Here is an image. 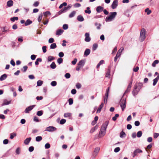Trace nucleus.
Instances as JSON below:
<instances>
[{"label": "nucleus", "mask_w": 159, "mask_h": 159, "mask_svg": "<svg viewBox=\"0 0 159 159\" xmlns=\"http://www.w3.org/2000/svg\"><path fill=\"white\" fill-rule=\"evenodd\" d=\"M57 130V128L52 126H49L46 128L45 131L53 132Z\"/></svg>", "instance_id": "nucleus-4"}, {"label": "nucleus", "mask_w": 159, "mask_h": 159, "mask_svg": "<svg viewBox=\"0 0 159 159\" xmlns=\"http://www.w3.org/2000/svg\"><path fill=\"white\" fill-rule=\"evenodd\" d=\"M98 45L97 43H94L93 45V50L94 51L95 50L98 48Z\"/></svg>", "instance_id": "nucleus-45"}, {"label": "nucleus", "mask_w": 159, "mask_h": 159, "mask_svg": "<svg viewBox=\"0 0 159 159\" xmlns=\"http://www.w3.org/2000/svg\"><path fill=\"white\" fill-rule=\"evenodd\" d=\"M76 86L77 88L79 89L81 88V85L80 83H77L76 85Z\"/></svg>", "instance_id": "nucleus-59"}, {"label": "nucleus", "mask_w": 159, "mask_h": 159, "mask_svg": "<svg viewBox=\"0 0 159 159\" xmlns=\"http://www.w3.org/2000/svg\"><path fill=\"white\" fill-rule=\"evenodd\" d=\"M110 87H108L106 91V93L104 97V99H107L108 95V93Z\"/></svg>", "instance_id": "nucleus-20"}, {"label": "nucleus", "mask_w": 159, "mask_h": 159, "mask_svg": "<svg viewBox=\"0 0 159 159\" xmlns=\"http://www.w3.org/2000/svg\"><path fill=\"white\" fill-rule=\"evenodd\" d=\"M35 106V105H33L29 106L28 107L26 108L25 110V113H29L30 111L33 109Z\"/></svg>", "instance_id": "nucleus-9"}, {"label": "nucleus", "mask_w": 159, "mask_h": 159, "mask_svg": "<svg viewBox=\"0 0 159 159\" xmlns=\"http://www.w3.org/2000/svg\"><path fill=\"white\" fill-rule=\"evenodd\" d=\"M143 151L141 149L138 148L136 149L134 151V153L133 155V157H134L136 156L138 153H142Z\"/></svg>", "instance_id": "nucleus-11"}, {"label": "nucleus", "mask_w": 159, "mask_h": 159, "mask_svg": "<svg viewBox=\"0 0 159 159\" xmlns=\"http://www.w3.org/2000/svg\"><path fill=\"white\" fill-rule=\"evenodd\" d=\"M106 130H104L103 129H101L98 134L99 137H102L104 136L106 134Z\"/></svg>", "instance_id": "nucleus-6"}, {"label": "nucleus", "mask_w": 159, "mask_h": 159, "mask_svg": "<svg viewBox=\"0 0 159 159\" xmlns=\"http://www.w3.org/2000/svg\"><path fill=\"white\" fill-rule=\"evenodd\" d=\"M32 23V21L30 19H28L25 23V26H27L31 24Z\"/></svg>", "instance_id": "nucleus-25"}, {"label": "nucleus", "mask_w": 159, "mask_h": 159, "mask_svg": "<svg viewBox=\"0 0 159 159\" xmlns=\"http://www.w3.org/2000/svg\"><path fill=\"white\" fill-rule=\"evenodd\" d=\"M85 41L87 42H89L91 40V38L89 37V33H86L85 34Z\"/></svg>", "instance_id": "nucleus-12"}, {"label": "nucleus", "mask_w": 159, "mask_h": 159, "mask_svg": "<svg viewBox=\"0 0 159 159\" xmlns=\"http://www.w3.org/2000/svg\"><path fill=\"white\" fill-rule=\"evenodd\" d=\"M134 88V89L132 91V94L134 96H135L136 95H137L139 91L138 90L136 89L135 88Z\"/></svg>", "instance_id": "nucleus-16"}, {"label": "nucleus", "mask_w": 159, "mask_h": 159, "mask_svg": "<svg viewBox=\"0 0 159 159\" xmlns=\"http://www.w3.org/2000/svg\"><path fill=\"white\" fill-rule=\"evenodd\" d=\"M126 136V134L123 131L120 133V137L121 138L125 137Z\"/></svg>", "instance_id": "nucleus-29"}, {"label": "nucleus", "mask_w": 159, "mask_h": 159, "mask_svg": "<svg viewBox=\"0 0 159 159\" xmlns=\"http://www.w3.org/2000/svg\"><path fill=\"white\" fill-rule=\"evenodd\" d=\"M13 1L11 0L8 1L7 2V5L8 7H11L13 5Z\"/></svg>", "instance_id": "nucleus-23"}, {"label": "nucleus", "mask_w": 159, "mask_h": 159, "mask_svg": "<svg viewBox=\"0 0 159 159\" xmlns=\"http://www.w3.org/2000/svg\"><path fill=\"white\" fill-rule=\"evenodd\" d=\"M126 100H120V105L122 111H123L126 107Z\"/></svg>", "instance_id": "nucleus-3"}, {"label": "nucleus", "mask_w": 159, "mask_h": 159, "mask_svg": "<svg viewBox=\"0 0 159 159\" xmlns=\"http://www.w3.org/2000/svg\"><path fill=\"white\" fill-rule=\"evenodd\" d=\"M57 47V45L55 43L52 44L50 45V48L51 49H54Z\"/></svg>", "instance_id": "nucleus-39"}, {"label": "nucleus", "mask_w": 159, "mask_h": 159, "mask_svg": "<svg viewBox=\"0 0 159 159\" xmlns=\"http://www.w3.org/2000/svg\"><path fill=\"white\" fill-rule=\"evenodd\" d=\"M46 48H47V47L45 46H43V47L42 49H43V52L44 53H45L46 52V51H47Z\"/></svg>", "instance_id": "nucleus-61"}, {"label": "nucleus", "mask_w": 159, "mask_h": 159, "mask_svg": "<svg viewBox=\"0 0 159 159\" xmlns=\"http://www.w3.org/2000/svg\"><path fill=\"white\" fill-rule=\"evenodd\" d=\"M64 31L61 29H59L57 30L56 34L57 35H60L63 33Z\"/></svg>", "instance_id": "nucleus-21"}, {"label": "nucleus", "mask_w": 159, "mask_h": 159, "mask_svg": "<svg viewBox=\"0 0 159 159\" xmlns=\"http://www.w3.org/2000/svg\"><path fill=\"white\" fill-rule=\"evenodd\" d=\"M71 113H64V116L65 117H70L71 116Z\"/></svg>", "instance_id": "nucleus-34"}, {"label": "nucleus", "mask_w": 159, "mask_h": 159, "mask_svg": "<svg viewBox=\"0 0 159 159\" xmlns=\"http://www.w3.org/2000/svg\"><path fill=\"white\" fill-rule=\"evenodd\" d=\"M145 11L147 13V14L148 15L150 14L152 12L151 10H150L148 8L146 9L145 10Z\"/></svg>", "instance_id": "nucleus-40"}, {"label": "nucleus", "mask_w": 159, "mask_h": 159, "mask_svg": "<svg viewBox=\"0 0 159 159\" xmlns=\"http://www.w3.org/2000/svg\"><path fill=\"white\" fill-rule=\"evenodd\" d=\"M100 150V148L98 147H97L95 148L94 152L96 153H98Z\"/></svg>", "instance_id": "nucleus-54"}, {"label": "nucleus", "mask_w": 159, "mask_h": 159, "mask_svg": "<svg viewBox=\"0 0 159 159\" xmlns=\"http://www.w3.org/2000/svg\"><path fill=\"white\" fill-rule=\"evenodd\" d=\"M51 85L53 86H55L57 85V82L56 81H53L51 82Z\"/></svg>", "instance_id": "nucleus-64"}, {"label": "nucleus", "mask_w": 159, "mask_h": 159, "mask_svg": "<svg viewBox=\"0 0 159 159\" xmlns=\"http://www.w3.org/2000/svg\"><path fill=\"white\" fill-rule=\"evenodd\" d=\"M50 66V67L53 69H55L56 67V65L54 62H53Z\"/></svg>", "instance_id": "nucleus-31"}, {"label": "nucleus", "mask_w": 159, "mask_h": 159, "mask_svg": "<svg viewBox=\"0 0 159 159\" xmlns=\"http://www.w3.org/2000/svg\"><path fill=\"white\" fill-rule=\"evenodd\" d=\"M11 103V101L8 100H4L3 103L2 104V106L4 105H8Z\"/></svg>", "instance_id": "nucleus-15"}, {"label": "nucleus", "mask_w": 159, "mask_h": 159, "mask_svg": "<svg viewBox=\"0 0 159 159\" xmlns=\"http://www.w3.org/2000/svg\"><path fill=\"white\" fill-rule=\"evenodd\" d=\"M131 88H129L127 87V88L125 91V93H124L122 98L121 99H126L127 95L126 93L129 92Z\"/></svg>", "instance_id": "nucleus-8"}, {"label": "nucleus", "mask_w": 159, "mask_h": 159, "mask_svg": "<svg viewBox=\"0 0 159 159\" xmlns=\"http://www.w3.org/2000/svg\"><path fill=\"white\" fill-rule=\"evenodd\" d=\"M16 154L19 155L20 153V148H16Z\"/></svg>", "instance_id": "nucleus-49"}, {"label": "nucleus", "mask_w": 159, "mask_h": 159, "mask_svg": "<svg viewBox=\"0 0 159 159\" xmlns=\"http://www.w3.org/2000/svg\"><path fill=\"white\" fill-rule=\"evenodd\" d=\"M10 138L11 139H13L14 137H15L16 136V134L15 133H11L10 134Z\"/></svg>", "instance_id": "nucleus-33"}, {"label": "nucleus", "mask_w": 159, "mask_h": 159, "mask_svg": "<svg viewBox=\"0 0 159 159\" xmlns=\"http://www.w3.org/2000/svg\"><path fill=\"white\" fill-rule=\"evenodd\" d=\"M42 139V138L41 136H38L36 137L35 140L37 142H40Z\"/></svg>", "instance_id": "nucleus-30"}, {"label": "nucleus", "mask_w": 159, "mask_h": 159, "mask_svg": "<svg viewBox=\"0 0 159 159\" xmlns=\"http://www.w3.org/2000/svg\"><path fill=\"white\" fill-rule=\"evenodd\" d=\"M152 137H148L147 139V141L149 143H150L152 142Z\"/></svg>", "instance_id": "nucleus-63"}, {"label": "nucleus", "mask_w": 159, "mask_h": 159, "mask_svg": "<svg viewBox=\"0 0 159 159\" xmlns=\"http://www.w3.org/2000/svg\"><path fill=\"white\" fill-rule=\"evenodd\" d=\"M2 29V34H4V33H3L4 32H7L8 30V29L6 28V27L3 28Z\"/></svg>", "instance_id": "nucleus-48"}, {"label": "nucleus", "mask_w": 159, "mask_h": 159, "mask_svg": "<svg viewBox=\"0 0 159 159\" xmlns=\"http://www.w3.org/2000/svg\"><path fill=\"white\" fill-rule=\"evenodd\" d=\"M43 83V81L41 80H38L37 82V85L39 86H41Z\"/></svg>", "instance_id": "nucleus-44"}, {"label": "nucleus", "mask_w": 159, "mask_h": 159, "mask_svg": "<svg viewBox=\"0 0 159 159\" xmlns=\"http://www.w3.org/2000/svg\"><path fill=\"white\" fill-rule=\"evenodd\" d=\"M34 150V147L33 146H30L29 148V151L31 152H33Z\"/></svg>", "instance_id": "nucleus-58"}, {"label": "nucleus", "mask_w": 159, "mask_h": 159, "mask_svg": "<svg viewBox=\"0 0 159 159\" xmlns=\"http://www.w3.org/2000/svg\"><path fill=\"white\" fill-rule=\"evenodd\" d=\"M145 31L144 28L141 29L140 34V40L141 42L143 41L145 39Z\"/></svg>", "instance_id": "nucleus-2"}, {"label": "nucleus", "mask_w": 159, "mask_h": 159, "mask_svg": "<svg viewBox=\"0 0 159 159\" xmlns=\"http://www.w3.org/2000/svg\"><path fill=\"white\" fill-rule=\"evenodd\" d=\"M110 15L108 16H107L105 19L106 22L111 21L117 15V13L116 12H111Z\"/></svg>", "instance_id": "nucleus-1"}, {"label": "nucleus", "mask_w": 159, "mask_h": 159, "mask_svg": "<svg viewBox=\"0 0 159 159\" xmlns=\"http://www.w3.org/2000/svg\"><path fill=\"white\" fill-rule=\"evenodd\" d=\"M159 79V75L157 76V77L153 80V86H155L157 83Z\"/></svg>", "instance_id": "nucleus-19"}, {"label": "nucleus", "mask_w": 159, "mask_h": 159, "mask_svg": "<svg viewBox=\"0 0 159 159\" xmlns=\"http://www.w3.org/2000/svg\"><path fill=\"white\" fill-rule=\"evenodd\" d=\"M66 120L64 119H62L60 121V124L61 125H63L66 123Z\"/></svg>", "instance_id": "nucleus-47"}, {"label": "nucleus", "mask_w": 159, "mask_h": 159, "mask_svg": "<svg viewBox=\"0 0 159 159\" xmlns=\"http://www.w3.org/2000/svg\"><path fill=\"white\" fill-rule=\"evenodd\" d=\"M120 150V148L119 147H116V148L114 150V151L115 152H119Z\"/></svg>", "instance_id": "nucleus-55"}, {"label": "nucleus", "mask_w": 159, "mask_h": 159, "mask_svg": "<svg viewBox=\"0 0 159 159\" xmlns=\"http://www.w3.org/2000/svg\"><path fill=\"white\" fill-rule=\"evenodd\" d=\"M77 19L78 21L80 22L83 21L84 20V17L82 16L81 15H80L78 16Z\"/></svg>", "instance_id": "nucleus-17"}, {"label": "nucleus", "mask_w": 159, "mask_h": 159, "mask_svg": "<svg viewBox=\"0 0 159 159\" xmlns=\"http://www.w3.org/2000/svg\"><path fill=\"white\" fill-rule=\"evenodd\" d=\"M10 20L11 21L14 22L15 20H18V18L17 17H13L11 18Z\"/></svg>", "instance_id": "nucleus-43"}, {"label": "nucleus", "mask_w": 159, "mask_h": 159, "mask_svg": "<svg viewBox=\"0 0 159 159\" xmlns=\"http://www.w3.org/2000/svg\"><path fill=\"white\" fill-rule=\"evenodd\" d=\"M103 7L101 6H99L97 7L96 8V11L98 13H100L103 11Z\"/></svg>", "instance_id": "nucleus-13"}, {"label": "nucleus", "mask_w": 159, "mask_h": 159, "mask_svg": "<svg viewBox=\"0 0 159 159\" xmlns=\"http://www.w3.org/2000/svg\"><path fill=\"white\" fill-rule=\"evenodd\" d=\"M85 12L88 14H90L91 13V11L90 10L89 7H87V9L85 10Z\"/></svg>", "instance_id": "nucleus-41"}, {"label": "nucleus", "mask_w": 159, "mask_h": 159, "mask_svg": "<svg viewBox=\"0 0 159 159\" xmlns=\"http://www.w3.org/2000/svg\"><path fill=\"white\" fill-rule=\"evenodd\" d=\"M119 116V114H116L112 118V120H113L115 121H116L117 118H118Z\"/></svg>", "instance_id": "nucleus-35"}, {"label": "nucleus", "mask_w": 159, "mask_h": 159, "mask_svg": "<svg viewBox=\"0 0 159 159\" xmlns=\"http://www.w3.org/2000/svg\"><path fill=\"white\" fill-rule=\"evenodd\" d=\"M104 61L103 60H101L99 62L97 66V68H98L100 65L103 64L104 63Z\"/></svg>", "instance_id": "nucleus-37"}, {"label": "nucleus", "mask_w": 159, "mask_h": 159, "mask_svg": "<svg viewBox=\"0 0 159 159\" xmlns=\"http://www.w3.org/2000/svg\"><path fill=\"white\" fill-rule=\"evenodd\" d=\"M104 106V103L103 102L101 103V104L99 106V107H98L97 111V113H100L101 111V109Z\"/></svg>", "instance_id": "nucleus-14"}, {"label": "nucleus", "mask_w": 159, "mask_h": 159, "mask_svg": "<svg viewBox=\"0 0 159 159\" xmlns=\"http://www.w3.org/2000/svg\"><path fill=\"white\" fill-rule=\"evenodd\" d=\"M43 114V111H39L37 112V115L39 116H42Z\"/></svg>", "instance_id": "nucleus-46"}, {"label": "nucleus", "mask_w": 159, "mask_h": 159, "mask_svg": "<svg viewBox=\"0 0 159 159\" xmlns=\"http://www.w3.org/2000/svg\"><path fill=\"white\" fill-rule=\"evenodd\" d=\"M50 147V145L48 143H46L45 145V149H48Z\"/></svg>", "instance_id": "nucleus-50"}, {"label": "nucleus", "mask_w": 159, "mask_h": 159, "mask_svg": "<svg viewBox=\"0 0 159 159\" xmlns=\"http://www.w3.org/2000/svg\"><path fill=\"white\" fill-rule=\"evenodd\" d=\"M65 77L67 79L69 78L70 77V75L69 73H66L65 75Z\"/></svg>", "instance_id": "nucleus-56"}, {"label": "nucleus", "mask_w": 159, "mask_h": 159, "mask_svg": "<svg viewBox=\"0 0 159 159\" xmlns=\"http://www.w3.org/2000/svg\"><path fill=\"white\" fill-rule=\"evenodd\" d=\"M39 2L38 1H36L34 2L33 4V6L35 7H37L38 6L39 4Z\"/></svg>", "instance_id": "nucleus-57"}, {"label": "nucleus", "mask_w": 159, "mask_h": 159, "mask_svg": "<svg viewBox=\"0 0 159 159\" xmlns=\"http://www.w3.org/2000/svg\"><path fill=\"white\" fill-rule=\"evenodd\" d=\"M142 131H139L137 133V136L138 138H140L142 136Z\"/></svg>", "instance_id": "nucleus-38"}, {"label": "nucleus", "mask_w": 159, "mask_h": 159, "mask_svg": "<svg viewBox=\"0 0 159 159\" xmlns=\"http://www.w3.org/2000/svg\"><path fill=\"white\" fill-rule=\"evenodd\" d=\"M84 64V60H81L79 62L78 64V65L80 66L81 67H82Z\"/></svg>", "instance_id": "nucleus-22"}, {"label": "nucleus", "mask_w": 159, "mask_h": 159, "mask_svg": "<svg viewBox=\"0 0 159 159\" xmlns=\"http://www.w3.org/2000/svg\"><path fill=\"white\" fill-rule=\"evenodd\" d=\"M54 42V39L53 38H50L48 40V42L49 43H52Z\"/></svg>", "instance_id": "nucleus-62"}, {"label": "nucleus", "mask_w": 159, "mask_h": 159, "mask_svg": "<svg viewBox=\"0 0 159 159\" xmlns=\"http://www.w3.org/2000/svg\"><path fill=\"white\" fill-rule=\"evenodd\" d=\"M108 124L109 121H106L105 123L102 125L101 129H103L104 130H106V129Z\"/></svg>", "instance_id": "nucleus-10"}, {"label": "nucleus", "mask_w": 159, "mask_h": 159, "mask_svg": "<svg viewBox=\"0 0 159 159\" xmlns=\"http://www.w3.org/2000/svg\"><path fill=\"white\" fill-rule=\"evenodd\" d=\"M76 11H73L69 15V18H72L76 14Z\"/></svg>", "instance_id": "nucleus-27"}, {"label": "nucleus", "mask_w": 159, "mask_h": 159, "mask_svg": "<svg viewBox=\"0 0 159 159\" xmlns=\"http://www.w3.org/2000/svg\"><path fill=\"white\" fill-rule=\"evenodd\" d=\"M111 70V68L110 67H108L107 71L106 74V77H109L110 76V72Z\"/></svg>", "instance_id": "nucleus-28"}, {"label": "nucleus", "mask_w": 159, "mask_h": 159, "mask_svg": "<svg viewBox=\"0 0 159 159\" xmlns=\"http://www.w3.org/2000/svg\"><path fill=\"white\" fill-rule=\"evenodd\" d=\"M43 15L47 17L48 16L51 15V13L49 11H47L43 13Z\"/></svg>", "instance_id": "nucleus-42"}, {"label": "nucleus", "mask_w": 159, "mask_h": 159, "mask_svg": "<svg viewBox=\"0 0 159 159\" xmlns=\"http://www.w3.org/2000/svg\"><path fill=\"white\" fill-rule=\"evenodd\" d=\"M143 84L141 83H136L134 87V88H135L138 90L140 91V89L142 88L143 87Z\"/></svg>", "instance_id": "nucleus-5"}, {"label": "nucleus", "mask_w": 159, "mask_h": 159, "mask_svg": "<svg viewBox=\"0 0 159 159\" xmlns=\"http://www.w3.org/2000/svg\"><path fill=\"white\" fill-rule=\"evenodd\" d=\"M55 59V57L52 56H49L48 58V61H52L54 60Z\"/></svg>", "instance_id": "nucleus-32"}, {"label": "nucleus", "mask_w": 159, "mask_h": 159, "mask_svg": "<svg viewBox=\"0 0 159 159\" xmlns=\"http://www.w3.org/2000/svg\"><path fill=\"white\" fill-rule=\"evenodd\" d=\"M31 139V137H29L28 138H26L24 141V143L26 145L28 144L30 141Z\"/></svg>", "instance_id": "nucleus-18"}, {"label": "nucleus", "mask_w": 159, "mask_h": 159, "mask_svg": "<svg viewBox=\"0 0 159 159\" xmlns=\"http://www.w3.org/2000/svg\"><path fill=\"white\" fill-rule=\"evenodd\" d=\"M62 27L63 29L66 30L68 28V25L67 24H64Z\"/></svg>", "instance_id": "nucleus-60"}, {"label": "nucleus", "mask_w": 159, "mask_h": 159, "mask_svg": "<svg viewBox=\"0 0 159 159\" xmlns=\"http://www.w3.org/2000/svg\"><path fill=\"white\" fill-rule=\"evenodd\" d=\"M90 52V50L89 49H86L84 52V55L86 56H88Z\"/></svg>", "instance_id": "nucleus-26"}, {"label": "nucleus", "mask_w": 159, "mask_h": 159, "mask_svg": "<svg viewBox=\"0 0 159 159\" xmlns=\"http://www.w3.org/2000/svg\"><path fill=\"white\" fill-rule=\"evenodd\" d=\"M159 62V61L158 60H155L152 64V66L154 67L156 66V64L158 63Z\"/></svg>", "instance_id": "nucleus-36"}, {"label": "nucleus", "mask_w": 159, "mask_h": 159, "mask_svg": "<svg viewBox=\"0 0 159 159\" xmlns=\"http://www.w3.org/2000/svg\"><path fill=\"white\" fill-rule=\"evenodd\" d=\"M95 26H97V28L98 30H99L100 29L101 25L100 24H98L97 23H95Z\"/></svg>", "instance_id": "nucleus-51"}, {"label": "nucleus", "mask_w": 159, "mask_h": 159, "mask_svg": "<svg viewBox=\"0 0 159 159\" xmlns=\"http://www.w3.org/2000/svg\"><path fill=\"white\" fill-rule=\"evenodd\" d=\"M63 61V59L59 58L57 59V62L59 64H60L62 63Z\"/></svg>", "instance_id": "nucleus-52"}, {"label": "nucleus", "mask_w": 159, "mask_h": 159, "mask_svg": "<svg viewBox=\"0 0 159 159\" xmlns=\"http://www.w3.org/2000/svg\"><path fill=\"white\" fill-rule=\"evenodd\" d=\"M74 6L75 7H78L81 6V4L79 3H76L74 5Z\"/></svg>", "instance_id": "nucleus-53"}, {"label": "nucleus", "mask_w": 159, "mask_h": 159, "mask_svg": "<svg viewBox=\"0 0 159 159\" xmlns=\"http://www.w3.org/2000/svg\"><path fill=\"white\" fill-rule=\"evenodd\" d=\"M118 5V1L117 0H115L113 1L111 5V8L113 9L116 8Z\"/></svg>", "instance_id": "nucleus-7"}, {"label": "nucleus", "mask_w": 159, "mask_h": 159, "mask_svg": "<svg viewBox=\"0 0 159 159\" xmlns=\"http://www.w3.org/2000/svg\"><path fill=\"white\" fill-rule=\"evenodd\" d=\"M7 77V75L6 74H4L2 75L0 77V80L2 81L5 80Z\"/></svg>", "instance_id": "nucleus-24"}]
</instances>
